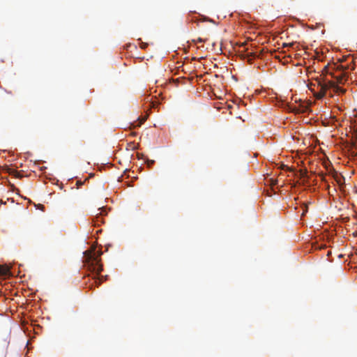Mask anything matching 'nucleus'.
<instances>
[{
  "label": "nucleus",
  "mask_w": 357,
  "mask_h": 357,
  "mask_svg": "<svg viewBox=\"0 0 357 357\" xmlns=\"http://www.w3.org/2000/svg\"><path fill=\"white\" fill-rule=\"evenodd\" d=\"M40 208H41L42 210H43V208H44L43 205H40Z\"/></svg>",
  "instance_id": "nucleus-16"
},
{
  "label": "nucleus",
  "mask_w": 357,
  "mask_h": 357,
  "mask_svg": "<svg viewBox=\"0 0 357 357\" xmlns=\"http://www.w3.org/2000/svg\"><path fill=\"white\" fill-rule=\"evenodd\" d=\"M102 254L101 250H96V246H91L89 250L83 252L84 259L83 264L86 269L92 273H95L96 275L93 278L94 283L97 287L101 284V278L99 276L102 271V264L100 263V256Z\"/></svg>",
  "instance_id": "nucleus-2"
},
{
  "label": "nucleus",
  "mask_w": 357,
  "mask_h": 357,
  "mask_svg": "<svg viewBox=\"0 0 357 357\" xmlns=\"http://www.w3.org/2000/svg\"><path fill=\"white\" fill-rule=\"evenodd\" d=\"M313 142H314V144L315 143V142H317V139H313Z\"/></svg>",
  "instance_id": "nucleus-18"
},
{
  "label": "nucleus",
  "mask_w": 357,
  "mask_h": 357,
  "mask_svg": "<svg viewBox=\"0 0 357 357\" xmlns=\"http://www.w3.org/2000/svg\"><path fill=\"white\" fill-rule=\"evenodd\" d=\"M313 142H314V144L315 143V142H317V139H313Z\"/></svg>",
  "instance_id": "nucleus-19"
},
{
  "label": "nucleus",
  "mask_w": 357,
  "mask_h": 357,
  "mask_svg": "<svg viewBox=\"0 0 357 357\" xmlns=\"http://www.w3.org/2000/svg\"><path fill=\"white\" fill-rule=\"evenodd\" d=\"M308 204H310V203L308 202L307 204H304V207H303V213H302V216H303L307 212Z\"/></svg>",
  "instance_id": "nucleus-7"
},
{
  "label": "nucleus",
  "mask_w": 357,
  "mask_h": 357,
  "mask_svg": "<svg viewBox=\"0 0 357 357\" xmlns=\"http://www.w3.org/2000/svg\"><path fill=\"white\" fill-rule=\"evenodd\" d=\"M317 243V242H314V245H313V248H314V250H321L324 248H325L326 246V245H317L316 244Z\"/></svg>",
  "instance_id": "nucleus-6"
},
{
  "label": "nucleus",
  "mask_w": 357,
  "mask_h": 357,
  "mask_svg": "<svg viewBox=\"0 0 357 357\" xmlns=\"http://www.w3.org/2000/svg\"><path fill=\"white\" fill-rule=\"evenodd\" d=\"M351 70H354V66H352L351 67Z\"/></svg>",
  "instance_id": "nucleus-17"
},
{
  "label": "nucleus",
  "mask_w": 357,
  "mask_h": 357,
  "mask_svg": "<svg viewBox=\"0 0 357 357\" xmlns=\"http://www.w3.org/2000/svg\"><path fill=\"white\" fill-rule=\"evenodd\" d=\"M250 56H253V57H255V56H256L255 53H248V56H250Z\"/></svg>",
  "instance_id": "nucleus-14"
},
{
  "label": "nucleus",
  "mask_w": 357,
  "mask_h": 357,
  "mask_svg": "<svg viewBox=\"0 0 357 357\" xmlns=\"http://www.w3.org/2000/svg\"><path fill=\"white\" fill-rule=\"evenodd\" d=\"M331 253V251L328 250L327 253H326V256H328Z\"/></svg>",
  "instance_id": "nucleus-15"
},
{
  "label": "nucleus",
  "mask_w": 357,
  "mask_h": 357,
  "mask_svg": "<svg viewBox=\"0 0 357 357\" xmlns=\"http://www.w3.org/2000/svg\"><path fill=\"white\" fill-rule=\"evenodd\" d=\"M10 268L7 265L0 264V276H8L10 275Z\"/></svg>",
  "instance_id": "nucleus-5"
},
{
  "label": "nucleus",
  "mask_w": 357,
  "mask_h": 357,
  "mask_svg": "<svg viewBox=\"0 0 357 357\" xmlns=\"http://www.w3.org/2000/svg\"><path fill=\"white\" fill-rule=\"evenodd\" d=\"M337 91H340V92H341V93H344V92H345V90H344V89H343L342 88H340V87H337Z\"/></svg>",
  "instance_id": "nucleus-11"
},
{
  "label": "nucleus",
  "mask_w": 357,
  "mask_h": 357,
  "mask_svg": "<svg viewBox=\"0 0 357 357\" xmlns=\"http://www.w3.org/2000/svg\"><path fill=\"white\" fill-rule=\"evenodd\" d=\"M148 46V44L147 43H142L141 44V48L142 49H145L146 47Z\"/></svg>",
  "instance_id": "nucleus-9"
},
{
  "label": "nucleus",
  "mask_w": 357,
  "mask_h": 357,
  "mask_svg": "<svg viewBox=\"0 0 357 357\" xmlns=\"http://www.w3.org/2000/svg\"><path fill=\"white\" fill-rule=\"evenodd\" d=\"M98 211H100V212L99 213H98V214H97V215H99V214H100V215H102V211H105V210L103 208H98Z\"/></svg>",
  "instance_id": "nucleus-12"
},
{
  "label": "nucleus",
  "mask_w": 357,
  "mask_h": 357,
  "mask_svg": "<svg viewBox=\"0 0 357 357\" xmlns=\"http://www.w3.org/2000/svg\"><path fill=\"white\" fill-rule=\"evenodd\" d=\"M154 162H155V161H154V160H147V165H148L149 167H150V166H151V165H152Z\"/></svg>",
  "instance_id": "nucleus-8"
},
{
  "label": "nucleus",
  "mask_w": 357,
  "mask_h": 357,
  "mask_svg": "<svg viewBox=\"0 0 357 357\" xmlns=\"http://www.w3.org/2000/svg\"><path fill=\"white\" fill-rule=\"evenodd\" d=\"M296 176L298 178V182L300 184L307 187L310 186L309 181L310 176L306 169H300L296 174Z\"/></svg>",
  "instance_id": "nucleus-3"
},
{
  "label": "nucleus",
  "mask_w": 357,
  "mask_h": 357,
  "mask_svg": "<svg viewBox=\"0 0 357 357\" xmlns=\"http://www.w3.org/2000/svg\"><path fill=\"white\" fill-rule=\"evenodd\" d=\"M308 81H310V79ZM307 86L309 88V89L312 91V84L310 82H309V83L307 84Z\"/></svg>",
  "instance_id": "nucleus-10"
},
{
  "label": "nucleus",
  "mask_w": 357,
  "mask_h": 357,
  "mask_svg": "<svg viewBox=\"0 0 357 357\" xmlns=\"http://www.w3.org/2000/svg\"><path fill=\"white\" fill-rule=\"evenodd\" d=\"M310 67H307V68H305V72H306V73H307H307H311V71L310 70Z\"/></svg>",
  "instance_id": "nucleus-13"
},
{
  "label": "nucleus",
  "mask_w": 357,
  "mask_h": 357,
  "mask_svg": "<svg viewBox=\"0 0 357 357\" xmlns=\"http://www.w3.org/2000/svg\"><path fill=\"white\" fill-rule=\"evenodd\" d=\"M199 42H202V40L201 38H199Z\"/></svg>",
  "instance_id": "nucleus-20"
},
{
  "label": "nucleus",
  "mask_w": 357,
  "mask_h": 357,
  "mask_svg": "<svg viewBox=\"0 0 357 357\" xmlns=\"http://www.w3.org/2000/svg\"><path fill=\"white\" fill-rule=\"evenodd\" d=\"M311 102L300 100L298 106H295L294 109L298 113H307L311 112Z\"/></svg>",
  "instance_id": "nucleus-4"
},
{
  "label": "nucleus",
  "mask_w": 357,
  "mask_h": 357,
  "mask_svg": "<svg viewBox=\"0 0 357 357\" xmlns=\"http://www.w3.org/2000/svg\"><path fill=\"white\" fill-rule=\"evenodd\" d=\"M314 73L319 74V76H314V80L317 82V86L319 91L316 92L314 90V98L317 99L322 98L329 87V84H332L331 81L326 82L322 79V76L330 75L336 79L339 84H344L347 81L348 73L347 70L350 68L349 65L343 66L342 64L333 63L330 66L329 62L324 61V56L323 52L314 50Z\"/></svg>",
  "instance_id": "nucleus-1"
}]
</instances>
